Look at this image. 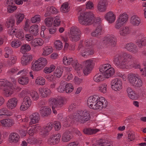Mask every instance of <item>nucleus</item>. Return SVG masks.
<instances>
[{"instance_id": "obj_1", "label": "nucleus", "mask_w": 146, "mask_h": 146, "mask_svg": "<svg viewBox=\"0 0 146 146\" xmlns=\"http://www.w3.org/2000/svg\"><path fill=\"white\" fill-rule=\"evenodd\" d=\"M135 58L132 55L126 53H123L122 55L117 56L114 59V63L118 66H127L130 68L134 67L136 69H141L140 71H143L141 69V66L139 64H135L134 61Z\"/></svg>"}, {"instance_id": "obj_2", "label": "nucleus", "mask_w": 146, "mask_h": 146, "mask_svg": "<svg viewBox=\"0 0 146 146\" xmlns=\"http://www.w3.org/2000/svg\"><path fill=\"white\" fill-rule=\"evenodd\" d=\"M90 118V113L86 110L78 111L73 115L69 116L70 121L71 122L75 121L83 123L89 120Z\"/></svg>"}, {"instance_id": "obj_3", "label": "nucleus", "mask_w": 146, "mask_h": 146, "mask_svg": "<svg viewBox=\"0 0 146 146\" xmlns=\"http://www.w3.org/2000/svg\"><path fill=\"white\" fill-rule=\"evenodd\" d=\"M98 96L95 95L89 97L87 101L88 106L90 108L94 110L102 109L105 108L106 105L103 103V101Z\"/></svg>"}, {"instance_id": "obj_4", "label": "nucleus", "mask_w": 146, "mask_h": 146, "mask_svg": "<svg viewBox=\"0 0 146 146\" xmlns=\"http://www.w3.org/2000/svg\"><path fill=\"white\" fill-rule=\"evenodd\" d=\"M95 18L91 12H84L81 13L78 17L79 23L83 25H87L95 22Z\"/></svg>"}, {"instance_id": "obj_5", "label": "nucleus", "mask_w": 146, "mask_h": 146, "mask_svg": "<svg viewBox=\"0 0 146 146\" xmlns=\"http://www.w3.org/2000/svg\"><path fill=\"white\" fill-rule=\"evenodd\" d=\"M0 86L3 87V94L6 97L10 96L13 94L12 89L11 88V84L9 82L4 80H0Z\"/></svg>"}, {"instance_id": "obj_6", "label": "nucleus", "mask_w": 146, "mask_h": 146, "mask_svg": "<svg viewBox=\"0 0 146 146\" xmlns=\"http://www.w3.org/2000/svg\"><path fill=\"white\" fill-rule=\"evenodd\" d=\"M128 79L131 85L135 88H140L143 84L142 81L138 77L133 74L129 75Z\"/></svg>"}, {"instance_id": "obj_7", "label": "nucleus", "mask_w": 146, "mask_h": 146, "mask_svg": "<svg viewBox=\"0 0 146 146\" xmlns=\"http://www.w3.org/2000/svg\"><path fill=\"white\" fill-rule=\"evenodd\" d=\"M77 50L79 52L80 55L84 57L92 55L94 53L92 49L89 48H85L81 44H79Z\"/></svg>"}, {"instance_id": "obj_8", "label": "nucleus", "mask_w": 146, "mask_h": 146, "mask_svg": "<svg viewBox=\"0 0 146 146\" xmlns=\"http://www.w3.org/2000/svg\"><path fill=\"white\" fill-rule=\"evenodd\" d=\"M83 66H84L83 70V73L85 75H87L92 69L93 67V61L89 60L84 61L83 64Z\"/></svg>"}, {"instance_id": "obj_9", "label": "nucleus", "mask_w": 146, "mask_h": 146, "mask_svg": "<svg viewBox=\"0 0 146 146\" xmlns=\"http://www.w3.org/2000/svg\"><path fill=\"white\" fill-rule=\"evenodd\" d=\"M49 103L52 105V108H58L62 107L64 104V100L63 98H59L58 100L54 98H50Z\"/></svg>"}, {"instance_id": "obj_10", "label": "nucleus", "mask_w": 146, "mask_h": 146, "mask_svg": "<svg viewBox=\"0 0 146 146\" xmlns=\"http://www.w3.org/2000/svg\"><path fill=\"white\" fill-rule=\"evenodd\" d=\"M103 43L106 46L111 45L114 46L116 44V39L113 36L108 35L104 38Z\"/></svg>"}, {"instance_id": "obj_11", "label": "nucleus", "mask_w": 146, "mask_h": 146, "mask_svg": "<svg viewBox=\"0 0 146 146\" xmlns=\"http://www.w3.org/2000/svg\"><path fill=\"white\" fill-rule=\"evenodd\" d=\"M111 88L114 90H120L122 88V82L121 80L115 78L113 79L111 82Z\"/></svg>"}, {"instance_id": "obj_12", "label": "nucleus", "mask_w": 146, "mask_h": 146, "mask_svg": "<svg viewBox=\"0 0 146 146\" xmlns=\"http://www.w3.org/2000/svg\"><path fill=\"white\" fill-rule=\"evenodd\" d=\"M51 136L47 141L48 143L51 145H55L59 143L60 135L59 134Z\"/></svg>"}, {"instance_id": "obj_13", "label": "nucleus", "mask_w": 146, "mask_h": 146, "mask_svg": "<svg viewBox=\"0 0 146 146\" xmlns=\"http://www.w3.org/2000/svg\"><path fill=\"white\" fill-rule=\"evenodd\" d=\"M32 55L27 53L24 54L21 58V63L23 66L28 65L32 60Z\"/></svg>"}, {"instance_id": "obj_14", "label": "nucleus", "mask_w": 146, "mask_h": 146, "mask_svg": "<svg viewBox=\"0 0 146 146\" xmlns=\"http://www.w3.org/2000/svg\"><path fill=\"white\" fill-rule=\"evenodd\" d=\"M18 102L17 99L15 98H13L10 99L7 103V106L8 108L13 109L17 106Z\"/></svg>"}, {"instance_id": "obj_15", "label": "nucleus", "mask_w": 146, "mask_h": 146, "mask_svg": "<svg viewBox=\"0 0 146 146\" xmlns=\"http://www.w3.org/2000/svg\"><path fill=\"white\" fill-rule=\"evenodd\" d=\"M107 4V3L106 0H100L98 5V10L101 12L105 11L106 9Z\"/></svg>"}, {"instance_id": "obj_16", "label": "nucleus", "mask_w": 146, "mask_h": 146, "mask_svg": "<svg viewBox=\"0 0 146 146\" xmlns=\"http://www.w3.org/2000/svg\"><path fill=\"white\" fill-rule=\"evenodd\" d=\"M125 48L128 51L134 54L137 53L138 52L136 46L133 43L126 44Z\"/></svg>"}, {"instance_id": "obj_17", "label": "nucleus", "mask_w": 146, "mask_h": 146, "mask_svg": "<svg viewBox=\"0 0 146 146\" xmlns=\"http://www.w3.org/2000/svg\"><path fill=\"white\" fill-rule=\"evenodd\" d=\"M58 11L53 6L48 7L46 8V11L44 15L45 17L52 15L53 14H56L58 13Z\"/></svg>"}, {"instance_id": "obj_18", "label": "nucleus", "mask_w": 146, "mask_h": 146, "mask_svg": "<svg viewBox=\"0 0 146 146\" xmlns=\"http://www.w3.org/2000/svg\"><path fill=\"white\" fill-rule=\"evenodd\" d=\"M126 91L128 96L131 99L136 100L138 98V95L130 87L127 88Z\"/></svg>"}, {"instance_id": "obj_19", "label": "nucleus", "mask_w": 146, "mask_h": 146, "mask_svg": "<svg viewBox=\"0 0 146 146\" xmlns=\"http://www.w3.org/2000/svg\"><path fill=\"white\" fill-rule=\"evenodd\" d=\"M42 98H46L49 96L51 94L50 90L47 88H40L38 90Z\"/></svg>"}, {"instance_id": "obj_20", "label": "nucleus", "mask_w": 146, "mask_h": 146, "mask_svg": "<svg viewBox=\"0 0 146 146\" xmlns=\"http://www.w3.org/2000/svg\"><path fill=\"white\" fill-rule=\"evenodd\" d=\"M40 111L41 115L43 117H47L51 112V109L46 106L41 108Z\"/></svg>"}, {"instance_id": "obj_21", "label": "nucleus", "mask_w": 146, "mask_h": 146, "mask_svg": "<svg viewBox=\"0 0 146 146\" xmlns=\"http://www.w3.org/2000/svg\"><path fill=\"white\" fill-rule=\"evenodd\" d=\"M72 137V135L71 133L68 131H66L63 134L62 136V141L64 142H68L71 139Z\"/></svg>"}, {"instance_id": "obj_22", "label": "nucleus", "mask_w": 146, "mask_h": 146, "mask_svg": "<svg viewBox=\"0 0 146 146\" xmlns=\"http://www.w3.org/2000/svg\"><path fill=\"white\" fill-rule=\"evenodd\" d=\"M105 19L109 23H112L115 21V17L112 12L110 11L106 14Z\"/></svg>"}, {"instance_id": "obj_23", "label": "nucleus", "mask_w": 146, "mask_h": 146, "mask_svg": "<svg viewBox=\"0 0 146 146\" xmlns=\"http://www.w3.org/2000/svg\"><path fill=\"white\" fill-rule=\"evenodd\" d=\"M130 23L133 25L137 26L141 23V20L137 16L133 15L131 18Z\"/></svg>"}, {"instance_id": "obj_24", "label": "nucleus", "mask_w": 146, "mask_h": 146, "mask_svg": "<svg viewBox=\"0 0 146 146\" xmlns=\"http://www.w3.org/2000/svg\"><path fill=\"white\" fill-rule=\"evenodd\" d=\"M31 121L30 123L35 124L38 123L40 119V116L38 113H34L31 115L30 116Z\"/></svg>"}, {"instance_id": "obj_25", "label": "nucleus", "mask_w": 146, "mask_h": 146, "mask_svg": "<svg viewBox=\"0 0 146 146\" xmlns=\"http://www.w3.org/2000/svg\"><path fill=\"white\" fill-rule=\"evenodd\" d=\"M2 125L5 127H10L14 124L13 120L11 119H3L1 121Z\"/></svg>"}, {"instance_id": "obj_26", "label": "nucleus", "mask_w": 146, "mask_h": 146, "mask_svg": "<svg viewBox=\"0 0 146 146\" xmlns=\"http://www.w3.org/2000/svg\"><path fill=\"white\" fill-rule=\"evenodd\" d=\"M43 43V40L41 38H35L31 42V44L34 47L41 46Z\"/></svg>"}, {"instance_id": "obj_27", "label": "nucleus", "mask_w": 146, "mask_h": 146, "mask_svg": "<svg viewBox=\"0 0 146 146\" xmlns=\"http://www.w3.org/2000/svg\"><path fill=\"white\" fill-rule=\"evenodd\" d=\"M19 136L16 133H12L10 135V141L11 142L16 143L19 141Z\"/></svg>"}, {"instance_id": "obj_28", "label": "nucleus", "mask_w": 146, "mask_h": 146, "mask_svg": "<svg viewBox=\"0 0 146 146\" xmlns=\"http://www.w3.org/2000/svg\"><path fill=\"white\" fill-rule=\"evenodd\" d=\"M119 32L120 35L126 36L130 33V29L128 27L124 26L120 29Z\"/></svg>"}, {"instance_id": "obj_29", "label": "nucleus", "mask_w": 146, "mask_h": 146, "mask_svg": "<svg viewBox=\"0 0 146 146\" xmlns=\"http://www.w3.org/2000/svg\"><path fill=\"white\" fill-rule=\"evenodd\" d=\"M105 78L103 73L100 72L94 76V80L95 82H99L104 80Z\"/></svg>"}, {"instance_id": "obj_30", "label": "nucleus", "mask_w": 146, "mask_h": 146, "mask_svg": "<svg viewBox=\"0 0 146 146\" xmlns=\"http://www.w3.org/2000/svg\"><path fill=\"white\" fill-rule=\"evenodd\" d=\"M70 64L74 67L76 70H80L81 69L82 67V65L78 63V61L76 59H73L72 58V60L70 62Z\"/></svg>"}, {"instance_id": "obj_31", "label": "nucleus", "mask_w": 146, "mask_h": 146, "mask_svg": "<svg viewBox=\"0 0 146 146\" xmlns=\"http://www.w3.org/2000/svg\"><path fill=\"white\" fill-rule=\"evenodd\" d=\"M102 28L100 26H98L96 29L91 33V35L94 37H98L101 35Z\"/></svg>"}, {"instance_id": "obj_32", "label": "nucleus", "mask_w": 146, "mask_h": 146, "mask_svg": "<svg viewBox=\"0 0 146 146\" xmlns=\"http://www.w3.org/2000/svg\"><path fill=\"white\" fill-rule=\"evenodd\" d=\"M29 31L31 34L34 35H37L38 32V26L36 25L32 26L30 27Z\"/></svg>"}, {"instance_id": "obj_33", "label": "nucleus", "mask_w": 146, "mask_h": 146, "mask_svg": "<svg viewBox=\"0 0 146 146\" xmlns=\"http://www.w3.org/2000/svg\"><path fill=\"white\" fill-rule=\"evenodd\" d=\"M38 62L36 61L31 66L32 69L34 71H38L42 69L43 66L38 63Z\"/></svg>"}, {"instance_id": "obj_34", "label": "nucleus", "mask_w": 146, "mask_h": 146, "mask_svg": "<svg viewBox=\"0 0 146 146\" xmlns=\"http://www.w3.org/2000/svg\"><path fill=\"white\" fill-rule=\"evenodd\" d=\"M70 35L74 34V35H80L81 32L79 29L77 27H71L70 29Z\"/></svg>"}, {"instance_id": "obj_35", "label": "nucleus", "mask_w": 146, "mask_h": 146, "mask_svg": "<svg viewBox=\"0 0 146 146\" xmlns=\"http://www.w3.org/2000/svg\"><path fill=\"white\" fill-rule=\"evenodd\" d=\"M29 81V78L25 76H22L18 79L19 83L23 85L27 84Z\"/></svg>"}, {"instance_id": "obj_36", "label": "nucleus", "mask_w": 146, "mask_h": 146, "mask_svg": "<svg viewBox=\"0 0 146 146\" xmlns=\"http://www.w3.org/2000/svg\"><path fill=\"white\" fill-rule=\"evenodd\" d=\"M115 73V70L113 68H111L109 70L106 71L103 73L105 78H108L113 76Z\"/></svg>"}, {"instance_id": "obj_37", "label": "nucleus", "mask_w": 146, "mask_h": 146, "mask_svg": "<svg viewBox=\"0 0 146 146\" xmlns=\"http://www.w3.org/2000/svg\"><path fill=\"white\" fill-rule=\"evenodd\" d=\"M128 15L125 13L120 14L118 19L119 21L122 22L124 24H125L128 21Z\"/></svg>"}, {"instance_id": "obj_38", "label": "nucleus", "mask_w": 146, "mask_h": 146, "mask_svg": "<svg viewBox=\"0 0 146 146\" xmlns=\"http://www.w3.org/2000/svg\"><path fill=\"white\" fill-rule=\"evenodd\" d=\"M97 146H111L109 141L102 140H98L97 142ZM94 146H96L94 145Z\"/></svg>"}, {"instance_id": "obj_39", "label": "nucleus", "mask_w": 146, "mask_h": 146, "mask_svg": "<svg viewBox=\"0 0 146 146\" xmlns=\"http://www.w3.org/2000/svg\"><path fill=\"white\" fill-rule=\"evenodd\" d=\"M66 83L64 81H62L60 83V85L57 88V91L59 92H66Z\"/></svg>"}, {"instance_id": "obj_40", "label": "nucleus", "mask_w": 146, "mask_h": 146, "mask_svg": "<svg viewBox=\"0 0 146 146\" xmlns=\"http://www.w3.org/2000/svg\"><path fill=\"white\" fill-rule=\"evenodd\" d=\"M52 124L51 123H48L47 125L44 127L43 132V136H45L51 130L52 127Z\"/></svg>"}, {"instance_id": "obj_41", "label": "nucleus", "mask_w": 146, "mask_h": 146, "mask_svg": "<svg viewBox=\"0 0 146 146\" xmlns=\"http://www.w3.org/2000/svg\"><path fill=\"white\" fill-rule=\"evenodd\" d=\"M111 68H112L111 67V66L109 64H106L101 66L100 67L99 69L100 72L104 73Z\"/></svg>"}, {"instance_id": "obj_42", "label": "nucleus", "mask_w": 146, "mask_h": 146, "mask_svg": "<svg viewBox=\"0 0 146 146\" xmlns=\"http://www.w3.org/2000/svg\"><path fill=\"white\" fill-rule=\"evenodd\" d=\"M7 25H6L7 27L9 28L10 27L12 28L14 26L15 20V19L13 17H11L6 22Z\"/></svg>"}, {"instance_id": "obj_43", "label": "nucleus", "mask_w": 146, "mask_h": 146, "mask_svg": "<svg viewBox=\"0 0 146 146\" xmlns=\"http://www.w3.org/2000/svg\"><path fill=\"white\" fill-rule=\"evenodd\" d=\"M63 71V69L62 68L59 66L58 67L54 72V76L58 78L60 77L62 74Z\"/></svg>"}, {"instance_id": "obj_44", "label": "nucleus", "mask_w": 146, "mask_h": 146, "mask_svg": "<svg viewBox=\"0 0 146 146\" xmlns=\"http://www.w3.org/2000/svg\"><path fill=\"white\" fill-rule=\"evenodd\" d=\"M97 129H92L90 128H86L83 130L84 133L87 135H92L95 133L97 132Z\"/></svg>"}, {"instance_id": "obj_45", "label": "nucleus", "mask_w": 146, "mask_h": 146, "mask_svg": "<svg viewBox=\"0 0 146 146\" xmlns=\"http://www.w3.org/2000/svg\"><path fill=\"white\" fill-rule=\"evenodd\" d=\"M10 113L9 111L6 108H3L0 109V117L3 115L9 116Z\"/></svg>"}, {"instance_id": "obj_46", "label": "nucleus", "mask_w": 146, "mask_h": 146, "mask_svg": "<svg viewBox=\"0 0 146 146\" xmlns=\"http://www.w3.org/2000/svg\"><path fill=\"white\" fill-rule=\"evenodd\" d=\"M15 17L16 18V24L18 25L23 20L25 17V15L23 13H19L15 15Z\"/></svg>"}, {"instance_id": "obj_47", "label": "nucleus", "mask_w": 146, "mask_h": 146, "mask_svg": "<svg viewBox=\"0 0 146 146\" xmlns=\"http://www.w3.org/2000/svg\"><path fill=\"white\" fill-rule=\"evenodd\" d=\"M60 10L64 13L68 12L70 11L69 7H68V4L67 2L64 3L61 5L60 8Z\"/></svg>"}, {"instance_id": "obj_48", "label": "nucleus", "mask_w": 146, "mask_h": 146, "mask_svg": "<svg viewBox=\"0 0 146 146\" xmlns=\"http://www.w3.org/2000/svg\"><path fill=\"white\" fill-rule=\"evenodd\" d=\"M45 79L41 76L37 77L35 80V83L39 85L43 86L45 84Z\"/></svg>"}, {"instance_id": "obj_49", "label": "nucleus", "mask_w": 146, "mask_h": 146, "mask_svg": "<svg viewBox=\"0 0 146 146\" xmlns=\"http://www.w3.org/2000/svg\"><path fill=\"white\" fill-rule=\"evenodd\" d=\"M31 49V47L29 44H25L22 46L21 51L22 53L24 54L27 51H29Z\"/></svg>"}, {"instance_id": "obj_50", "label": "nucleus", "mask_w": 146, "mask_h": 146, "mask_svg": "<svg viewBox=\"0 0 146 146\" xmlns=\"http://www.w3.org/2000/svg\"><path fill=\"white\" fill-rule=\"evenodd\" d=\"M44 51L42 53V55L44 56H47L51 53L52 51V49L51 48H49L46 46L43 48Z\"/></svg>"}, {"instance_id": "obj_51", "label": "nucleus", "mask_w": 146, "mask_h": 146, "mask_svg": "<svg viewBox=\"0 0 146 146\" xmlns=\"http://www.w3.org/2000/svg\"><path fill=\"white\" fill-rule=\"evenodd\" d=\"M53 20V18L52 17L46 18L44 20V22L46 26L48 27L51 26Z\"/></svg>"}, {"instance_id": "obj_52", "label": "nucleus", "mask_w": 146, "mask_h": 146, "mask_svg": "<svg viewBox=\"0 0 146 146\" xmlns=\"http://www.w3.org/2000/svg\"><path fill=\"white\" fill-rule=\"evenodd\" d=\"M66 87H65L66 93H69L72 92L74 90L73 86L70 83L66 84Z\"/></svg>"}, {"instance_id": "obj_53", "label": "nucleus", "mask_w": 146, "mask_h": 146, "mask_svg": "<svg viewBox=\"0 0 146 146\" xmlns=\"http://www.w3.org/2000/svg\"><path fill=\"white\" fill-rule=\"evenodd\" d=\"M107 86L105 84L100 85L98 87L99 91L103 93H106L107 91Z\"/></svg>"}, {"instance_id": "obj_54", "label": "nucleus", "mask_w": 146, "mask_h": 146, "mask_svg": "<svg viewBox=\"0 0 146 146\" xmlns=\"http://www.w3.org/2000/svg\"><path fill=\"white\" fill-rule=\"evenodd\" d=\"M72 68H66V70L67 71V74L65 76L67 77V80H72L73 78V75L70 71H71Z\"/></svg>"}, {"instance_id": "obj_55", "label": "nucleus", "mask_w": 146, "mask_h": 146, "mask_svg": "<svg viewBox=\"0 0 146 146\" xmlns=\"http://www.w3.org/2000/svg\"><path fill=\"white\" fill-rule=\"evenodd\" d=\"M22 44L21 41L19 40H15L13 41L11 43L12 46L15 48H17L20 46Z\"/></svg>"}, {"instance_id": "obj_56", "label": "nucleus", "mask_w": 146, "mask_h": 146, "mask_svg": "<svg viewBox=\"0 0 146 146\" xmlns=\"http://www.w3.org/2000/svg\"><path fill=\"white\" fill-rule=\"evenodd\" d=\"M55 68L54 66V65H52L49 67H45L44 70V72L46 74H49L52 72Z\"/></svg>"}, {"instance_id": "obj_57", "label": "nucleus", "mask_w": 146, "mask_h": 146, "mask_svg": "<svg viewBox=\"0 0 146 146\" xmlns=\"http://www.w3.org/2000/svg\"><path fill=\"white\" fill-rule=\"evenodd\" d=\"M38 62V63L43 68L47 64L46 59L43 57H41L37 60Z\"/></svg>"}, {"instance_id": "obj_58", "label": "nucleus", "mask_w": 146, "mask_h": 146, "mask_svg": "<svg viewBox=\"0 0 146 146\" xmlns=\"http://www.w3.org/2000/svg\"><path fill=\"white\" fill-rule=\"evenodd\" d=\"M55 46L56 49L58 50H61L63 48L62 43L60 40H57L54 42Z\"/></svg>"}, {"instance_id": "obj_59", "label": "nucleus", "mask_w": 146, "mask_h": 146, "mask_svg": "<svg viewBox=\"0 0 146 146\" xmlns=\"http://www.w3.org/2000/svg\"><path fill=\"white\" fill-rule=\"evenodd\" d=\"M72 60V58H68L66 56H64L63 59L64 64L66 65H69L70 64V62Z\"/></svg>"}, {"instance_id": "obj_60", "label": "nucleus", "mask_w": 146, "mask_h": 146, "mask_svg": "<svg viewBox=\"0 0 146 146\" xmlns=\"http://www.w3.org/2000/svg\"><path fill=\"white\" fill-rule=\"evenodd\" d=\"M11 29H9L8 31V33L11 35H17V32L18 31V30L17 29H15L14 28Z\"/></svg>"}, {"instance_id": "obj_61", "label": "nucleus", "mask_w": 146, "mask_h": 146, "mask_svg": "<svg viewBox=\"0 0 146 146\" xmlns=\"http://www.w3.org/2000/svg\"><path fill=\"white\" fill-rule=\"evenodd\" d=\"M40 16L39 15H36L31 18V21L33 23H35L37 22H40Z\"/></svg>"}, {"instance_id": "obj_62", "label": "nucleus", "mask_w": 146, "mask_h": 146, "mask_svg": "<svg viewBox=\"0 0 146 146\" xmlns=\"http://www.w3.org/2000/svg\"><path fill=\"white\" fill-rule=\"evenodd\" d=\"M137 43L138 47L141 48L142 46H144L146 45V40L145 39L142 38Z\"/></svg>"}, {"instance_id": "obj_63", "label": "nucleus", "mask_w": 146, "mask_h": 146, "mask_svg": "<svg viewBox=\"0 0 146 146\" xmlns=\"http://www.w3.org/2000/svg\"><path fill=\"white\" fill-rule=\"evenodd\" d=\"M81 36L74 35V34H72V35H70V38L72 41L76 42L80 39V38Z\"/></svg>"}, {"instance_id": "obj_64", "label": "nucleus", "mask_w": 146, "mask_h": 146, "mask_svg": "<svg viewBox=\"0 0 146 146\" xmlns=\"http://www.w3.org/2000/svg\"><path fill=\"white\" fill-rule=\"evenodd\" d=\"M31 96L34 100H37L39 98L38 94L35 91H33L32 92L31 94Z\"/></svg>"}]
</instances>
